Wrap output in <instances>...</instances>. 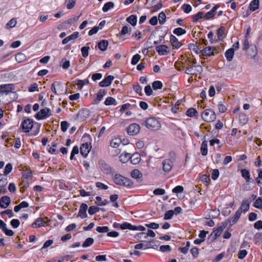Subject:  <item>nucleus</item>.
I'll return each mask as SVG.
<instances>
[{
  "label": "nucleus",
  "mask_w": 262,
  "mask_h": 262,
  "mask_svg": "<svg viewBox=\"0 0 262 262\" xmlns=\"http://www.w3.org/2000/svg\"><path fill=\"white\" fill-rule=\"evenodd\" d=\"M57 146V144L55 142H53L51 143V146L48 149V151L51 154H54L56 151L55 148Z\"/></svg>",
  "instance_id": "62"
},
{
  "label": "nucleus",
  "mask_w": 262,
  "mask_h": 262,
  "mask_svg": "<svg viewBox=\"0 0 262 262\" xmlns=\"http://www.w3.org/2000/svg\"><path fill=\"white\" fill-rule=\"evenodd\" d=\"M106 91L105 90H100L97 94L96 99H94L93 101V103L95 104H98L100 101H101L102 100L103 98L105 95H106Z\"/></svg>",
  "instance_id": "18"
},
{
  "label": "nucleus",
  "mask_w": 262,
  "mask_h": 262,
  "mask_svg": "<svg viewBox=\"0 0 262 262\" xmlns=\"http://www.w3.org/2000/svg\"><path fill=\"white\" fill-rule=\"evenodd\" d=\"M234 55V50L233 48L228 49L225 53V56L228 61L232 60Z\"/></svg>",
  "instance_id": "24"
},
{
  "label": "nucleus",
  "mask_w": 262,
  "mask_h": 262,
  "mask_svg": "<svg viewBox=\"0 0 262 262\" xmlns=\"http://www.w3.org/2000/svg\"><path fill=\"white\" fill-rule=\"evenodd\" d=\"M94 242V240L92 237L87 238L85 241L83 243L82 246L83 248H87L90 247L93 244Z\"/></svg>",
  "instance_id": "37"
},
{
  "label": "nucleus",
  "mask_w": 262,
  "mask_h": 262,
  "mask_svg": "<svg viewBox=\"0 0 262 262\" xmlns=\"http://www.w3.org/2000/svg\"><path fill=\"white\" fill-rule=\"evenodd\" d=\"M152 87L154 90H160L163 87V83L161 81L156 80L152 82Z\"/></svg>",
  "instance_id": "36"
},
{
  "label": "nucleus",
  "mask_w": 262,
  "mask_h": 262,
  "mask_svg": "<svg viewBox=\"0 0 262 262\" xmlns=\"http://www.w3.org/2000/svg\"><path fill=\"white\" fill-rule=\"evenodd\" d=\"M173 33L177 36H181L185 34L186 31L182 28L178 27L173 30Z\"/></svg>",
  "instance_id": "39"
},
{
  "label": "nucleus",
  "mask_w": 262,
  "mask_h": 262,
  "mask_svg": "<svg viewBox=\"0 0 262 262\" xmlns=\"http://www.w3.org/2000/svg\"><path fill=\"white\" fill-rule=\"evenodd\" d=\"M114 7V4L112 2H108L106 3L103 7H102V11L104 12H107L110 9H112Z\"/></svg>",
  "instance_id": "35"
},
{
  "label": "nucleus",
  "mask_w": 262,
  "mask_h": 262,
  "mask_svg": "<svg viewBox=\"0 0 262 262\" xmlns=\"http://www.w3.org/2000/svg\"><path fill=\"white\" fill-rule=\"evenodd\" d=\"M184 191V187L182 186L178 185L174 187L172 192L174 193H182Z\"/></svg>",
  "instance_id": "60"
},
{
  "label": "nucleus",
  "mask_w": 262,
  "mask_h": 262,
  "mask_svg": "<svg viewBox=\"0 0 262 262\" xmlns=\"http://www.w3.org/2000/svg\"><path fill=\"white\" fill-rule=\"evenodd\" d=\"M89 50H90V47H89V46H84L81 48V52L82 55L84 58H86L88 56L89 53Z\"/></svg>",
  "instance_id": "49"
},
{
  "label": "nucleus",
  "mask_w": 262,
  "mask_h": 262,
  "mask_svg": "<svg viewBox=\"0 0 262 262\" xmlns=\"http://www.w3.org/2000/svg\"><path fill=\"white\" fill-rule=\"evenodd\" d=\"M204 13L202 11L199 12L197 14L195 15H194L192 16V22L194 23H196L199 19H201L204 17Z\"/></svg>",
  "instance_id": "38"
},
{
  "label": "nucleus",
  "mask_w": 262,
  "mask_h": 262,
  "mask_svg": "<svg viewBox=\"0 0 262 262\" xmlns=\"http://www.w3.org/2000/svg\"><path fill=\"white\" fill-rule=\"evenodd\" d=\"M176 160V154L171 152L169 158L165 159L162 162V169L166 173H169L172 169Z\"/></svg>",
  "instance_id": "1"
},
{
  "label": "nucleus",
  "mask_w": 262,
  "mask_h": 262,
  "mask_svg": "<svg viewBox=\"0 0 262 262\" xmlns=\"http://www.w3.org/2000/svg\"><path fill=\"white\" fill-rule=\"evenodd\" d=\"M158 19L159 21V24L160 25H163L165 23L166 21V15L165 13L162 11L161 12L158 16Z\"/></svg>",
  "instance_id": "43"
},
{
  "label": "nucleus",
  "mask_w": 262,
  "mask_h": 262,
  "mask_svg": "<svg viewBox=\"0 0 262 262\" xmlns=\"http://www.w3.org/2000/svg\"><path fill=\"white\" fill-rule=\"evenodd\" d=\"M114 77L112 75H108L104 79H103L99 83V85L101 87H106L110 86L114 80Z\"/></svg>",
  "instance_id": "13"
},
{
  "label": "nucleus",
  "mask_w": 262,
  "mask_h": 262,
  "mask_svg": "<svg viewBox=\"0 0 262 262\" xmlns=\"http://www.w3.org/2000/svg\"><path fill=\"white\" fill-rule=\"evenodd\" d=\"M91 148L90 144L85 143L80 147V153L83 157L86 158L89 154Z\"/></svg>",
  "instance_id": "12"
},
{
  "label": "nucleus",
  "mask_w": 262,
  "mask_h": 262,
  "mask_svg": "<svg viewBox=\"0 0 262 262\" xmlns=\"http://www.w3.org/2000/svg\"><path fill=\"white\" fill-rule=\"evenodd\" d=\"M133 89L134 91L136 92L137 94L140 96H142V88L139 83H137L134 85Z\"/></svg>",
  "instance_id": "48"
},
{
  "label": "nucleus",
  "mask_w": 262,
  "mask_h": 262,
  "mask_svg": "<svg viewBox=\"0 0 262 262\" xmlns=\"http://www.w3.org/2000/svg\"><path fill=\"white\" fill-rule=\"evenodd\" d=\"M126 130L128 135L134 136L139 133L140 126L137 123H132L127 127Z\"/></svg>",
  "instance_id": "7"
},
{
  "label": "nucleus",
  "mask_w": 262,
  "mask_h": 262,
  "mask_svg": "<svg viewBox=\"0 0 262 262\" xmlns=\"http://www.w3.org/2000/svg\"><path fill=\"white\" fill-rule=\"evenodd\" d=\"M99 165L101 170L105 174H110L113 173L112 169L111 166L104 161H99Z\"/></svg>",
  "instance_id": "8"
},
{
  "label": "nucleus",
  "mask_w": 262,
  "mask_h": 262,
  "mask_svg": "<svg viewBox=\"0 0 262 262\" xmlns=\"http://www.w3.org/2000/svg\"><path fill=\"white\" fill-rule=\"evenodd\" d=\"M13 84L11 83L0 85V93L8 94L13 89Z\"/></svg>",
  "instance_id": "14"
},
{
  "label": "nucleus",
  "mask_w": 262,
  "mask_h": 262,
  "mask_svg": "<svg viewBox=\"0 0 262 262\" xmlns=\"http://www.w3.org/2000/svg\"><path fill=\"white\" fill-rule=\"evenodd\" d=\"M76 0H66L67 7L68 9H72L76 4Z\"/></svg>",
  "instance_id": "55"
},
{
  "label": "nucleus",
  "mask_w": 262,
  "mask_h": 262,
  "mask_svg": "<svg viewBox=\"0 0 262 262\" xmlns=\"http://www.w3.org/2000/svg\"><path fill=\"white\" fill-rule=\"evenodd\" d=\"M248 121V118L244 113H240L239 115V122L242 125L246 124Z\"/></svg>",
  "instance_id": "31"
},
{
  "label": "nucleus",
  "mask_w": 262,
  "mask_h": 262,
  "mask_svg": "<svg viewBox=\"0 0 262 262\" xmlns=\"http://www.w3.org/2000/svg\"><path fill=\"white\" fill-rule=\"evenodd\" d=\"M69 125H70V124L66 121H62L60 124L61 130L63 132H66L67 130Z\"/></svg>",
  "instance_id": "58"
},
{
  "label": "nucleus",
  "mask_w": 262,
  "mask_h": 262,
  "mask_svg": "<svg viewBox=\"0 0 262 262\" xmlns=\"http://www.w3.org/2000/svg\"><path fill=\"white\" fill-rule=\"evenodd\" d=\"M242 176L244 178L247 183L250 182V174L249 171L246 169H242L241 170Z\"/></svg>",
  "instance_id": "25"
},
{
  "label": "nucleus",
  "mask_w": 262,
  "mask_h": 262,
  "mask_svg": "<svg viewBox=\"0 0 262 262\" xmlns=\"http://www.w3.org/2000/svg\"><path fill=\"white\" fill-rule=\"evenodd\" d=\"M165 192V189L160 188L155 189L153 191V193L156 195H163Z\"/></svg>",
  "instance_id": "61"
},
{
  "label": "nucleus",
  "mask_w": 262,
  "mask_h": 262,
  "mask_svg": "<svg viewBox=\"0 0 262 262\" xmlns=\"http://www.w3.org/2000/svg\"><path fill=\"white\" fill-rule=\"evenodd\" d=\"M47 223L43 221L42 218L38 217L31 224V227L33 228H37L45 226Z\"/></svg>",
  "instance_id": "17"
},
{
  "label": "nucleus",
  "mask_w": 262,
  "mask_h": 262,
  "mask_svg": "<svg viewBox=\"0 0 262 262\" xmlns=\"http://www.w3.org/2000/svg\"><path fill=\"white\" fill-rule=\"evenodd\" d=\"M128 157H129V154L126 153L124 154H121L119 157L120 161L122 163H125V162L128 161V160L130 159L127 158V157L128 158Z\"/></svg>",
  "instance_id": "57"
},
{
  "label": "nucleus",
  "mask_w": 262,
  "mask_h": 262,
  "mask_svg": "<svg viewBox=\"0 0 262 262\" xmlns=\"http://www.w3.org/2000/svg\"><path fill=\"white\" fill-rule=\"evenodd\" d=\"M225 31L226 28L224 26H221L218 29L217 35L219 40L222 41L226 37Z\"/></svg>",
  "instance_id": "22"
},
{
  "label": "nucleus",
  "mask_w": 262,
  "mask_h": 262,
  "mask_svg": "<svg viewBox=\"0 0 262 262\" xmlns=\"http://www.w3.org/2000/svg\"><path fill=\"white\" fill-rule=\"evenodd\" d=\"M104 104L105 105H116L117 104V102L115 99L112 97H108L106 98L104 101Z\"/></svg>",
  "instance_id": "33"
},
{
  "label": "nucleus",
  "mask_w": 262,
  "mask_h": 262,
  "mask_svg": "<svg viewBox=\"0 0 262 262\" xmlns=\"http://www.w3.org/2000/svg\"><path fill=\"white\" fill-rule=\"evenodd\" d=\"M253 206L258 209H262V199L258 197L255 201Z\"/></svg>",
  "instance_id": "53"
},
{
  "label": "nucleus",
  "mask_w": 262,
  "mask_h": 262,
  "mask_svg": "<svg viewBox=\"0 0 262 262\" xmlns=\"http://www.w3.org/2000/svg\"><path fill=\"white\" fill-rule=\"evenodd\" d=\"M142 124L148 129L151 130H158L161 128L159 121L154 117L147 118Z\"/></svg>",
  "instance_id": "3"
},
{
  "label": "nucleus",
  "mask_w": 262,
  "mask_h": 262,
  "mask_svg": "<svg viewBox=\"0 0 262 262\" xmlns=\"http://www.w3.org/2000/svg\"><path fill=\"white\" fill-rule=\"evenodd\" d=\"M17 24V21L15 18H12L6 24V28L7 29H11L14 27Z\"/></svg>",
  "instance_id": "42"
},
{
  "label": "nucleus",
  "mask_w": 262,
  "mask_h": 262,
  "mask_svg": "<svg viewBox=\"0 0 262 262\" xmlns=\"http://www.w3.org/2000/svg\"><path fill=\"white\" fill-rule=\"evenodd\" d=\"M249 202L248 200H243L242 202L240 208L237 210H241L242 212L245 213L249 209Z\"/></svg>",
  "instance_id": "23"
},
{
  "label": "nucleus",
  "mask_w": 262,
  "mask_h": 262,
  "mask_svg": "<svg viewBox=\"0 0 262 262\" xmlns=\"http://www.w3.org/2000/svg\"><path fill=\"white\" fill-rule=\"evenodd\" d=\"M12 170V165L11 163L7 164L5 168L4 173V175H8Z\"/></svg>",
  "instance_id": "59"
},
{
  "label": "nucleus",
  "mask_w": 262,
  "mask_h": 262,
  "mask_svg": "<svg viewBox=\"0 0 262 262\" xmlns=\"http://www.w3.org/2000/svg\"><path fill=\"white\" fill-rule=\"evenodd\" d=\"M99 233H107L109 231V228L107 226H98L96 229Z\"/></svg>",
  "instance_id": "50"
},
{
  "label": "nucleus",
  "mask_w": 262,
  "mask_h": 262,
  "mask_svg": "<svg viewBox=\"0 0 262 262\" xmlns=\"http://www.w3.org/2000/svg\"><path fill=\"white\" fill-rule=\"evenodd\" d=\"M156 50L159 55H166L169 53V47L166 45H159L156 47Z\"/></svg>",
  "instance_id": "9"
},
{
  "label": "nucleus",
  "mask_w": 262,
  "mask_h": 262,
  "mask_svg": "<svg viewBox=\"0 0 262 262\" xmlns=\"http://www.w3.org/2000/svg\"><path fill=\"white\" fill-rule=\"evenodd\" d=\"M220 7V5L219 4L215 5L209 11L206 13L204 17L205 19L208 20L213 18L214 16L216 11L217 9Z\"/></svg>",
  "instance_id": "15"
},
{
  "label": "nucleus",
  "mask_w": 262,
  "mask_h": 262,
  "mask_svg": "<svg viewBox=\"0 0 262 262\" xmlns=\"http://www.w3.org/2000/svg\"><path fill=\"white\" fill-rule=\"evenodd\" d=\"M100 208L95 206H90L88 209V212L90 215H93L95 213L98 212Z\"/></svg>",
  "instance_id": "44"
},
{
  "label": "nucleus",
  "mask_w": 262,
  "mask_h": 262,
  "mask_svg": "<svg viewBox=\"0 0 262 262\" xmlns=\"http://www.w3.org/2000/svg\"><path fill=\"white\" fill-rule=\"evenodd\" d=\"M241 214V211L237 210L232 216L230 217L228 219V222L230 224V226H232L237 223L240 218Z\"/></svg>",
  "instance_id": "10"
},
{
  "label": "nucleus",
  "mask_w": 262,
  "mask_h": 262,
  "mask_svg": "<svg viewBox=\"0 0 262 262\" xmlns=\"http://www.w3.org/2000/svg\"><path fill=\"white\" fill-rule=\"evenodd\" d=\"M22 173L23 177L26 179H31L32 178V172L31 170H25Z\"/></svg>",
  "instance_id": "56"
},
{
  "label": "nucleus",
  "mask_w": 262,
  "mask_h": 262,
  "mask_svg": "<svg viewBox=\"0 0 262 262\" xmlns=\"http://www.w3.org/2000/svg\"><path fill=\"white\" fill-rule=\"evenodd\" d=\"M96 200L97 201L99 202V203L97 204L98 206H105L109 203V201H107L106 199L102 200L101 198L99 196H97L96 197Z\"/></svg>",
  "instance_id": "45"
},
{
  "label": "nucleus",
  "mask_w": 262,
  "mask_h": 262,
  "mask_svg": "<svg viewBox=\"0 0 262 262\" xmlns=\"http://www.w3.org/2000/svg\"><path fill=\"white\" fill-rule=\"evenodd\" d=\"M120 144V139L119 138H115L111 141L110 143V145L111 147L113 148H117L119 146Z\"/></svg>",
  "instance_id": "41"
},
{
  "label": "nucleus",
  "mask_w": 262,
  "mask_h": 262,
  "mask_svg": "<svg viewBox=\"0 0 262 262\" xmlns=\"http://www.w3.org/2000/svg\"><path fill=\"white\" fill-rule=\"evenodd\" d=\"M126 21L133 26L137 24V17L136 15H131L126 18Z\"/></svg>",
  "instance_id": "32"
},
{
  "label": "nucleus",
  "mask_w": 262,
  "mask_h": 262,
  "mask_svg": "<svg viewBox=\"0 0 262 262\" xmlns=\"http://www.w3.org/2000/svg\"><path fill=\"white\" fill-rule=\"evenodd\" d=\"M127 158L130 159V162L134 165L139 163L141 160L140 155L137 152L133 154L132 156L129 155V157H128Z\"/></svg>",
  "instance_id": "21"
},
{
  "label": "nucleus",
  "mask_w": 262,
  "mask_h": 262,
  "mask_svg": "<svg viewBox=\"0 0 262 262\" xmlns=\"http://www.w3.org/2000/svg\"><path fill=\"white\" fill-rule=\"evenodd\" d=\"M10 203L11 200L8 196H3L0 199V207L2 208L5 209L7 208L10 204Z\"/></svg>",
  "instance_id": "16"
},
{
  "label": "nucleus",
  "mask_w": 262,
  "mask_h": 262,
  "mask_svg": "<svg viewBox=\"0 0 262 262\" xmlns=\"http://www.w3.org/2000/svg\"><path fill=\"white\" fill-rule=\"evenodd\" d=\"M61 67L63 69H67L70 66V61L66 59H63L61 60Z\"/></svg>",
  "instance_id": "63"
},
{
  "label": "nucleus",
  "mask_w": 262,
  "mask_h": 262,
  "mask_svg": "<svg viewBox=\"0 0 262 262\" xmlns=\"http://www.w3.org/2000/svg\"><path fill=\"white\" fill-rule=\"evenodd\" d=\"M51 110L48 107L41 109L35 116L37 120H44L51 116Z\"/></svg>",
  "instance_id": "6"
},
{
  "label": "nucleus",
  "mask_w": 262,
  "mask_h": 262,
  "mask_svg": "<svg viewBox=\"0 0 262 262\" xmlns=\"http://www.w3.org/2000/svg\"><path fill=\"white\" fill-rule=\"evenodd\" d=\"M34 120L30 118H25L21 122L20 127L23 132L27 133L32 129L33 127Z\"/></svg>",
  "instance_id": "5"
},
{
  "label": "nucleus",
  "mask_w": 262,
  "mask_h": 262,
  "mask_svg": "<svg viewBox=\"0 0 262 262\" xmlns=\"http://www.w3.org/2000/svg\"><path fill=\"white\" fill-rule=\"evenodd\" d=\"M15 58L17 62L20 63L26 60V56L23 53H18L15 55Z\"/></svg>",
  "instance_id": "34"
},
{
  "label": "nucleus",
  "mask_w": 262,
  "mask_h": 262,
  "mask_svg": "<svg viewBox=\"0 0 262 262\" xmlns=\"http://www.w3.org/2000/svg\"><path fill=\"white\" fill-rule=\"evenodd\" d=\"M8 183L7 179L3 174H0V188H4Z\"/></svg>",
  "instance_id": "46"
},
{
  "label": "nucleus",
  "mask_w": 262,
  "mask_h": 262,
  "mask_svg": "<svg viewBox=\"0 0 262 262\" xmlns=\"http://www.w3.org/2000/svg\"><path fill=\"white\" fill-rule=\"evenodd\" d=\"M170 42L171 45L177 49H179L182 46V43L179 41L178 38L173 35L170 36Z\"/></svg>",
  "instance_id": "20"
},
{
  "label": "nucleus",
  "mask_w": 262,
  "mask_h": 262,
  "mask_svg": "<svg viewBox=\"0 0 262 262\" xmlns=\"http://www.w3.org/2000/svg\"><path fill=\"white\" fill-rule=\"evenodd\" d=\"M186 115L190 117H198V112L196 109L193 107H191L188 108L186 112Z\"/></svg>",
  "instance_id": "30"
},
{
  "label": "nucleus",
  "mask_w": 262,
  "mask_h": 262,
  "mask_svg": "<svg viewBox=\"0 0 262 262\" xmlns=\"http://www.w3.org/2000/svg\"><path fill=\"white\" fill-rule=\"evenodd\" d=\"M259 8V1L253 0L249 5V8L251 11H254L258 9Z\"/></svg>",
  "instance_id": "29"
},
{
  "label": "nucleus",
  "mask_w": 262,
  "mask_h": 262,
  "mask_svg": "<svg viewBox=\"0 0 262 262\" xmlns=\"http://www.w3.org/2000/svg\"><path fill=\"white\" fill-rule=\"evenodd\" d=\"M108 45L107 40L104 39L98 42V47L101 51H104L107 49Z\"/></svg>",
  "instance_id": "28"
},
{
  "label": "nucleus",
  "mask_w": 262,
  "mask_h": 262,
  "mask_svg": "<svg viewBox=\"0 0 262 262\" xmlns=\"http://www.w3.org/2000/svg\"><path fill=\"white\" fill-rule=\"evenodd\" d=\"M202 118L204 121L211 122L216 119V115L212 110L206 109L202 113Z\"/></svg>",
  "instance_id": "4"
},
{
  "label": "nucleus",
  "mask_w": 262,
  "mask_h": 262,
  "mask_svg": "<svg viewBox=\"0 0 262 262\" xmlns=\"http://www.w3.org/2000/svg\"><path fill=\"white\" fill-rule=\"evenodd\" d=\"M140 58H141L140 55H139L138 54H136L134 55L132 58L131 64L132 65L137 64V63L139 62V60L140 59Z\"/></svg>",
  "instance_id": "52"
},
{
  "label": "nucleus",
  "mask_w": 262,
  "mask_h": 262,
  "mask_svg": "<svg viewBox=\"0 0 262 262\" xmlns=\"http://www.w3.org/2000/svg\"><path fill=\"white\" fill-rule=\"evenodd\" d=\"M182 9L185 13H189L192 10L191 6L189 4H184L182 6Z\"/></svg>",
  "instance_id": "51"
},
{
  "label": "nucleus",
  "mask_w": 262,
  "mask_h": 262,
  "mask_svg": "<svg viewBox=\"0 0 262 262\" xmlns=\"http://www.w3.org/2000/svg\"><path fill=\"white\" fill-rule=\"evenodd\" d=\"M10 225L14 228H17L20 225V222L18 219H12L10 221Z\"/></svg>",
  "instance_id": "64"
},
{
  "label": "nucleus",
  "mask_w": 262,
  "mask_h": 262,
  "mask_svg": "<svg viewBox=\"0 0 262 262\" xmlns=\"http://www.w3.org/2000/svg\"><path fill=\"white\" fill-rule=\"evenodd\" d=\"M78 116H79L81 119H86L89 117L90 113L88 109H82L80 110L78 113Z\"/></svg>",
  "instance_id": "26"
},
{
  "label": "nucleus",
  "mask_w": 262,
  "mask_h": 262,
  "mask_svg": "<svg viewBox=\"0 0 262 262\" xmlns=\"http://www.w3.org/2000/svg\"><path fill=\"white\" fill-rule=\"evenodd\" d=\"M132 31V28L127 26H123L120 32L121 35H126L127 34H130Z\"/></svg>",
  "instance_id": "47"
},
{
  "label": "nucleus",
  "mask_w": 262,
  "mask_h": 262,
  "mask_svg": "<svg viewBox=\"0 0 262 262\" xmlns=\"http://www.w3.org/2000/svg\"><path fill=\"white\" fill-rule=\"evenodd\" d=\"M131 176L135 179H140L142 177V173L138 169H134L131 172Z\"/></svg>",
  "instance_id": "40"
},
{
  "label": "nucleus",
  "mask_w": 262,
  "mask_h": 262,
  "mask_svg": "<svg viewBox=\"0 0 262 262\" xmlns=\"http://www.w3.org/2000/svg\"><path fill=\"white\" fill-rule=\"evenodd\" d=\"M173 215L174 211L172 210H168L165 213L164 219L165 220H170L172 218Z\"/></svg>",
  "instance_id": "54"
},
{
  "label": "nucleus",
  "mask_w": 262,
  "mask_h": 262,
  "mask_svg": "<svg viewBox=\"0 0 262 262\" xmlns=\"http://www.w3.org/2000/svg\"><path fill=\"white\" fill-rule=\"evenodd\" d=\"M201 154L205 156L208 154V143L207 141H204L202 142L201 146Z\"/></svg>",
  "instance_id": "27"
},
{
  "label": "nucleus",
  "mask_w": 262,
  "mask_h": 262,
  "mask_svg": "<svg viewBox=\"0 0 262 262\" xmlns=\"http://www.w3.org/2000/svg\"><path fill=\"white\" fill-rule=\"evenodd\" d=\"M88 205L85 203H82L80 206L77 217H80L82 219L86 218L88 216L86 213Z\"/></svg>",
  "instance_id": "11"
},
{
  "label": "nucleus",
  "mask_w": 262,
  "mask_h": 262,
  "mask_svg": "<svg viewBox=\"0 0 262 262\" xmlns=\"http://www.w3.org/2000/svg\"><path fill=\"white\" fill-rule=\"evenodd\" d=\"M215 49L214 47L208 46L202 50V53L204 56H210L214 55Z\"/></svg>",
  "instance_id": "19"
},
{
  "label": "nucleus",
  "mask_w": 262,
  "mask_h": 262,
  "mask_svg": "<svg viewBox=\"0 0 262 262\" xmlns=\"http://www.w3.org/2000/svg\"><path fill=\"white\" fill-rule=\"evenodd\" d=\"M114 183L118 185L131 188L133 186L132 181L120 174H115L113 178Z\"/></svg>",
  "instance_id": "2"
}]
</instances>
